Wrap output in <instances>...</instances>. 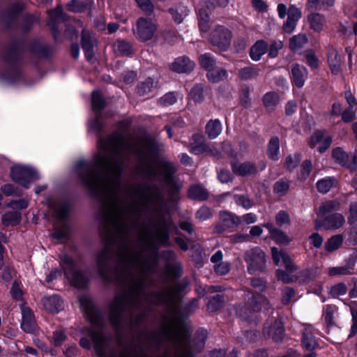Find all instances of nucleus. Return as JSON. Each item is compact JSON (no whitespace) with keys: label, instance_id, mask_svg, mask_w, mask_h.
<instances>
[{"label":"nucleus","instance_id":"obj_37","mask_svg":"<svg viewBox=\"0 0 357 357\" xmlns=\"http://www.w3.org/2000/svg\"><path fill=\"white\" fill-rule=\"evenodd\" d=\"M310 28L314 31L319 32L323 30L325 25L324 17L319 13H312L308 16Z\"/></svg>","mask_w":357,"mask_h":357},{"label":"nucleus","instance_id":"obj_50","mask_svg":"<svg viewBox=\"0 0 357 357\" xmlns=\"http://www.w3.org/2000/svg\"><path fill=\"white\" fill-rule=\"evenodd\" d=\"M233 198L238 206H241L246 210L250 209L253 206L252 201L247 195H234Z\"/></svg>","mask_w":357,"mask_h":357},{"label":"nucleus","instance_id":"obj_61","mask_svg":"<svg viewBox=\"0 0 357 357\" xmlns=\"http://www.w3.org/2000/svg\"><path fill=\"white\" fill-rule=\"evenodd\" d=\"M177 100L176 95L174 92H169L164 95L160 99V104L162 106L167 107L174 104Z\"/></svg>","mask_w":357,"mask_h":357},{"label":"nucleus","instance_id":"obj_12","mask_svg":"<svg viewBox=\"0 0 357 357\" xmlns=\"http://www.w3.org/2000/svg\"><path fill=\"white\" fill-rule=\"evenodd\" d=\"M220 220L214 228L216 233H222L227 229L237 227L240 225L238 216L234 213L228 211H222L220 213Z\"/></svg>","mask_w":357,"mask_h":357},{"label":"nucleus","instance_id":"obj_35","mask_svg":"<svg viewBox=\"0 0 357 357\" xmlns=\"http://www.w3.org/2000/svg\"><path fill=\"white\" fill-rule=\"evenodd\" d=\"M340 208L339 202L330 200L324 202L317 210V215L320 218L326 217L330 215V213L334 211L338 210Z\"/></svg>","mask_w":357,"mask_h":357},{"label":"nucleus","instance_id":"obj_16","mask_svg":"<svg viewBox=\"0 0 357 357\" xmlns=\"http://www.w3.org/2000/svg\"><path fill=\"white\" fill-rule=\"evenodd\" d=\"M195 66V63L187 56H180L176 58L171 63L170 69L178 73H185L192 71Z\"/></svg>","mask_w":357,"mask_h":357},{"label":"nucleus","instance_id":"obj_52","mask_svg":"<svg viewBox=\"0 0 357 357\" xmlns=\"http://www.w3.org/2000/svg\"><path fill=\"white\" fill-rule=\"evenodd\" d=\"M79 307L83 312L85 319H89V297L87 294L79 296Z\"/></svg>","mask_w":357,"mask_h":357},{"label":"nucleus","instance_id":"obj_13","mask_svg":"<svg viewBox=\"0 0 357 357\" xmlns=\"http://www.w3.org/2000/svg\"><path fill=\"white\" fill-rule=\"evenodd\" d=\"M215 6L211 1H203L198 8L199 26L202 31L206 32L209 29V13Z\"/></svg>","mask_w":357,"mask_h":357},{"label":"nucleus","instance_id":"obj_9","mask_svg":"<svg viewBox=\"0 0 357 357\" xmlns=\"http://www.w3.org/2000/svg\"><path fill=\"white\" fill-rule=\"evenodd\" d=\"M248 271L250 274H257L265 270V254L259 248L248 250L245 255Z\"/></svg>","mask_w":357,"mask_h":357},{"label":"nucleus","instance_id":"obj_8","mask_svg":"<svg viewBox=\"0 0 357 357\" xmlns=\"http://www.w3.org/2000/svg\"><path fill=\"white\" fill-rule=\"evenodd\" d=\"M10 175L12 179L25 188L29 187V183L38 179L37 171L31 167L15 165L11 168Z\"/></svg>","mask_w":357,"mask_h":357},{"label":"nucleus","instance_id":"obj_54","mask_svg":"<svg viewBox=\"0 0 357 357\" xmlns=\"http://www.w3.org/2000/svg\"><path fill=\"white\" fill-rule=\"evenodd\" d=\"M334 0H308V6L313 9L328 8L333 4Z\"/></svg>","mask_w":357,"mask_h":357},{"label":"nucleus","instance_id":"obj_33","mask_svg":"<svg viewBox=\"0 0 357 357\" xmlns=\"http://www.w3.org/2000/svg\"><path fill=\"white\" fill-rule=\"evenodd\" d=\"M332 156L335 162L342 167H348L353 169L354 165L350 167L349 165V155L340 147L335 148L332 151Z\"/></svg>","mask_w":357,"mask_h":357},{"label":"nucleus","instance_id":"obj_47","mask_svg":"<svg viewBox=\"0 0 357 357\" xmlns=\"http://www.w3.org/2000/svg\"><path fill=\"white\" fill-rule=\"evenodd\" d=\"M337 309L335 305H326L323 310L322 317L328 326L335 325L334 314Z\"/></svg>","mask_w":357,"mask_h":357},{"label":"nucleus","instance_id":"obj_24","mask_svg":"<svg viewBox=\"0 0 357 357\" xmlns=\"http://www.w3.org/2000/svg\"><path fill=\"white\" fill-rule=\"evenodd\" d=\"M264 335L272 337L275 342H279L283 336V328L280 320H275L273 326H265L264 328Z\"/></svg>","mask_w":357,"mask_h":357},{"label":"nucleus","instance_id":"obj_10","mask_svg":"<svg viewBox=\"0 0 357 357\" xmlns=\"http://www.w3.org/2000/svg\"><path fill=\"white\" fill-rule=\"evenodd\" d=\"M231 31L220 25L214 28L210 36V40L213 45L216 46L221 50H225L231 43Z\"/></svg>","mask_w":357,"mask_h":357},{"label":"nucleus","instance_id":"obj_1","mask_svg":"<svg viewBox=\"0 0 357 357\" xmlns=\"http://www.w3.org/2000/svg\"><path fill=\"white\" fill-rule=\"evenodd\" d=\"M121 260L130 272L138 274L132 276L129 292L126 296H116L111 306V319L118 323L121 312L127 305L137 307L142 301L149 303H167L172 310L169 327L166 330L167 338L172 342L185 346L188 343V332L178 319V313L175 294L166 291L161 294H146L145 291V277L151 268L149 259H146L142 253L126 247L121 253Z\"/></svg>","mask_w":357,"mask_h":357},{"label":"nucleus","instance_id":"obj_45","mask_svg":"<svg viewBox=\"0 0 357 357\" xmlns=\"http://www.w3.org/2000/svg\"><path fill=\"white\" fill-rule=\"evenodd\" d=\"M336 179L334 177H326L319 180L317 183V187L320 192L326 193L336 185Z\"/></svg>","mask_w":357,"mask_h":357},{"label":"nucleus","instance_id":"obj_28","mask_svg":"<svg viewBox=\"0 0 357 357\" xmlns=\"http://www.w3.org/2000/svg\"><path fill=\"white\" fill-rule=\"evenodd\" d=\"M342 62V56L338 54L336 50H331L328 53V63L333 74L337 75L341 70Z\"/></svg>","mask_w":357,"mask_h":357},{"label":"nucleus","instance_id":"obj_19","mask_svg":"<svg viewBox=\"0 0 357 357\" xmlns=\"http://www.w3.org/2000/svg\"><path fill=\"white\" fill-rule=\"evenodd\" d=\"M22 329L28 333H33L36 328V321L31 310L24 306L22 307Z\"/></svg>","mask_w":357,"mask_h":357},{"label":"nucleus","instance_id":"obj_23","mask_svg":"<svg viewBox=\"0 0 357 357\" xmlns=\"http://www.w3.org/2000/svg\"><path fill=\"white\" fill-rule=\"evenodd\" d=\"M42 303L45 309L52 313H58L63 308V302L57 295L45 297Z\"/></svg>","mask_w":357,"mask_h":357},{"label":"nucleus","instance_id":"obj_51","mask_svg":"<svg viewBox=\"0 0 357 357\" xmlns=\"http://www.w3.org/2000/svg\"><path fill=\"white\" fill-rule=\"evenodd\" d=\"M91 98L93 109L94 111L99 112L104 108L105 102L100 93L96 91L93 92Z\"/></svg>","mask_w":357,"mask_h":357},{"label":"nucleus","instance_id":"obj_55","mask_svg":"<svg viewBox=\"0 0 357 357\" xmlns=\"http://www.w3.org/2000/svg\"><path fill=\"white\" fill-rule=\"evenodd\" d=\"M334 0H308V6L313 9L328 8L333 4Z\"/></svg>","mask_w":357,"mask_h":357},{"label":"nucleus","instance_id":"obj_27","mask_svg":"<svg viewBox=\"0 0 357 357\" xmlns=\"http://www.w3.org/2000/svg\"><path fill=\"white\" fill-rule=\"evenodd\" d=\"M312 331L313 328L309 326L305 327L303 331V344L304 347L309 351L315 349L318 345Z\"/></svg>","mask_w":357,"mask_h":357},{"label":"nucleus","instance_id":"obj_59","mask_svg":"<svg viewBox=\"0 0 357 357\" xmlns=\"http://www.w3.org/2000/svg\"><path fill=\"white\" fill-rule=\"evenodd\" d=\"M271 238L278 243L281 245H287L291 241V239L288 237L283 231L278 229L271 236Z\"/></svg>","mask_w":357,"mask_h":357},{"label":"nucleus","instance_id":"obj_7","mask_svg":"<svg viewBox=\"0 0 357 357\" xmlns=\"http://www.w3.org/2000/svg\"><path fill=\"white\" fill-rule=\"evenodd\" d=\"M156 31V24L147 17H139L132 29L134 36L140 42L151 40Z\"/></svg>","mask_w":357,"mask_h":357},{"label":"nucleus","instance_id":"obj_18","mask_svg":"<svg viewBox=\"0 0 357 357\" xmlns=\"http://www.w3.org/2000/svg\"><path fill=\"white\" fill-rule=\"evenodd\" d=\"M332 139L330 137H324V132L322 130L316 131L311 137L310 146L311 148L319 144L318 151L320 153L324 152L331 145Z\"/></svg>","mask_w":357,"mask_h":357},{"label":"nucleus","instance_id":"obj_57","mask_svg":"<svg viewBox=\"0 0 357 357\" xmlns=\"http://www.w3.org/2000/svg\"><path fill=\"white\" fill-rule=\"evenodd\" d=\"M289 188V183L283 179L277 181L274 185V192L280 196L285 195Z\"/></svg>","mask_w":357,"mask_h":357},{"label":"nucleus","instance_id":"obj_56","mask_svg":"<svg viewBox=\"0 0 357 357\" xmlns=\"http://www.w3.org/2000/svg\"><path fill=\"white\" fill-rule=\"evenodd\" d=\"M199 62L202 67L206 70L215 66V61L213 57L208 53L204 54L199 56Z\"/></svg>","mask_w":357,"mask_h":357},{"label":"nucleus","instance_id":"obj_29","mask_svg":"<svg viewBox=\"0 0 357 357\" xmlns=\"http://www.w3.org/2000/svg\"><path fill=\"white\" fill-rule=\"evenodd\" d=\"M268 45L264 40L256 42L250 49V56L253 61H257L267 52Z\"/></svg>","mask_w":357,"mask_h":357},{"label":"nucleus","instance_id":"obj_14","mask_svg":"<svg viewBox=\"0 0 357 357\" xmlns=\"http://www.w3.org/2000/svg\"><path fill=\"white\" fill-rule=\"evenodd\" d=\"M271 253L273 261L276 265H279L282 262L286 269L290 273L294 272L296 269V265L285 251L282 250H279L277 248L273 247L271 248Z\"/></svg>","mask_w":357,"mask_h":357},{"label":"nucleus","instance_id":"obj_60","mask_svg":"<svg viewBox=\"0 0 357 357\" xmlns=\"http://www.w3.org/2000/svg\"><path fill=\"white\" fill-rule=\"evenodd\" d=\"M301 160V156L298 153H295L294 155H289L285 160L286 167L289 170L294 169L296 167L298 166V163Z\"/></svg>","mask_w":357,"mask_h":357},{"label":"nucleus","instance_id":"obj_4","mask_svg":"<svg viewBox=\"0 0 357 357\" xmlns=\"http://www.w3.org/2000/svg\"><path fill=\"white\" fill-rule=\"evenodd\" d=\"M138 169L146 176H162L168 187L172 185V175L175 172L176 169L172 163L168 161L145 158L140 161Z\"/></svg>","mask_w":357,"mask_h":357},{"label":"nucleus","instance_id":"obj_40","mask_svg":"<svg viewBox=\"0 0 357 357\" xmlns=\"http://www.w3.org/2000/svg\"><path fill=\"white\" fill-rule=\"evenodd\" d=\"M343 243V236L336 234L329 238L324 245L325 250L328 252L337 250Z\"/></svg>","mask_w":357,"mask_h":357},{"label":"nucleus","instance_id":"obj_58","mask_svg":"<svg viewBox=\"0 0 357 357\" xmlns=\"http://www.w3.org/2000/svg\"><path fill=\"white\" fill-rule=\"evenodd\" d=\"M203 91V86L202 84H197L191 89L190 94L195 102H201L204 98Z\"/></svg>","mask_w":357,"mask_h":357},{"label":"nucleus","instance_id":"obj_32","mask_svg":"<svg viewBox=\"0 0 357 357\" xmlns=\"http://www.w3.org/2000/svg\"><path fill=\"white\" fill-rule=\"evenodd\" d=\"M354 261L349 260L346 265L342 266L331 267L328 268V274L330 276L342 275H351L353 273L354 268Z\"/></svg>","mask_w":357,"mask_h":357},{"label":"nucleus","instance_id":"obj_11","mask_svg":"<svg viewBox=\"0 0 357 357\" xmlns=\"http://www.w3.org/2000/svg\"><path fill=\"white\" fill-rule=\"evenodd\" d=\"M142 240L146 245L151 248L155 247L156 243L163 245H168L169 236L167 225L164 224L159 225L153 235H151L146 231L142 237Z\"/></svg>","mask_w":357,"mask_h":357},{"label":"nucleus","instance_id":"obj_44","mask_svg":"<svg viewBox=\"0 0 357 357\" xmlns=\"http://www.w3.org/2000/svg\"><path fill=\"white\" fill-rule=\"evenodd\" d=\"M88 1L84 0H70L67 3V9L73 13H82L87 9Z\"/></svg>","mask_w":357,"mask_h":357},{"label":"nucleus","instance_id":"obj_5","mask_svg":"<svg viewBox=\"0 0 357 357\" xmlns=\"http://www.w3.org/2000/svg\"><path fill=\"white\" fill-rule=\"evenodd\" d=\"M242 296L245 301V305L243 307H237L236 314L247 321H251L255 317V313L259 312L263 307L264 309L268 307V299L261 294L255 295L250 291L245 290Z\"/></svg>","mask_w":357,"mask_h":357},{"label":"nucleus","instance_id":"obj_30","mask_svg":"<svg viewBox=\"0 0 357 357\" xmlns=\"http://www.w3.org/2000/svg\"><path fill=\"white\" fill-rule=\"evenodd\" d=\"M48 15L50 17L48 25L51 26L53 31V36L54 38L56 39L57 35L56 30L55 29V25L56 23H58L60 20H63V8L59 6L56 8L55 10H50L48 12Z\"/></svg>","mask_w":357,"mask_h":357},{"label":"nucleus","instance_id":"obj_42","mask_svg":"<svg viewBox=\"0 0 357 357\" xmlns=\"http://www.w3.org/2000/svg\"><path fill=\"white\" fill-rule=\"evenodd\" d=\"M156 86V82L150 77L137 85V91L139 96H145L149 93Z\"/></svg>","mask_w":357,"mask_h":357},{"label":"nucleus","instance_id":"obj_2","mask_svg":"<svg viewBox=\"0 0 357 357\" xmlns=\"http://www.w3.org/2000/svg\"><path fill=\"white\" fill-rule=\"evenodd\" d=\"M132 203L124 212L138 218L142 213H150L159 217L167 213V204L160 190L146 185H133L130 192Z\"/></svg>","mask_w":357,"mask_h":357},{"label":"nucleus","instance_id":"obj_22","mask_svg":"<svg viewBox=\"0 0 357 357\" xmlns=\"http://www.w3.org/2000/svg\"><path fill=\"white\" fill-rule=\"evenodd\" d=\"M307 77V72L305 67L299 64H294L291 67V78L293 83L298 88L304 85Z\"/></svg>","mask_w":357,"mask_h":357},{"label":"nucleus","instance_id":"obj_49","mask_svg":"<svg viewBox=\"0 0 357 357\" xmlns=\"http://www.w3.org/2000/svg\"><path fill=\"white\" fill-rule=\"evenodd\" d=\"M307 42V38L305 34H298L290 39L289 47L291 50H296L303 47Z\"/></svg>","mask_w":357,"mask_h":357},{"label":"nucleus","instance_id":"obj_38","mask_svg":"<svg viewBox=\"0 0 357 357\" xmlns=\"http://www.w3.org/2000/svg\"><path fill=\"white\" fill-rule=\"evenodd\" d=\"M21 213L17 211H9L5 213L1 218L2 224L4 226H15L20 223Z\"/></svg>","mask_w":357,"mask_h":357},{"label":"nucleus","instance_id":"obj_34","mask_svg":"<svg viewBox=\"0 0 357 357\" xmlns=\"http://www.w3.org/2000/svg\"><path fill=\"white\" fill-rule=\"evenodd\" d=\"M227 77V73L226 70L222 68L214 66L207 70V77L208 80L212 82H218L226 79Z\"/></svg>","mask_w":357,"mask_h":357},{"label":"nucleus","instance_id":"obj_36","mask_svg":"<svg viewBox=\"0 0 357 357\" xmlns=\"http://www.w3.org/2000/svg\"><path fill=\"white\" fill-rule=\"evenodd\" d=\"M222 130V124L218 119H211L206 126V133L211 139L216 138L221 133Z\"/></svg>","mask_w":357,"mask_h":357},{"label":"nucleus","instance_id":"obj_3","mask_svg":"<svg viewBox=\"0 0 357 357\" xmlns=\"http://www.w3.org/2000/svg\"><path fill=\"white\" fill-rule=\"evenodd\" d=\"M104 151L111 155L106 167V188L117 198L121 190L120 176L123 169V153L126 149L123 137L119 134H113L102 142Z\"/></svg>","mask_w":357,"mask_h":357},{"label":"nucleus","instance_id":"obj_48","mask_svg":"<svg viewBox=\"0 0 357 357\" xmlns=\"http://www.w3.org/2000/svg\"><path fill=\"white\" fill-rule=\"evenodd\" d=\"M170 13L174 21L177 24L181 23L183 19L188 15V10L185 6H179L176 8L171 9Z\"/></svg>","mask_w":357,"mask_h":357},{"label":"nucleus","instance_id":"obj_62","mask_svg":"<svg viewBox=\"0 0 357 357\" xmlns=\"http://www.w3.org/2000/svg\"><path fill=\"white\" fill-rule=\"evenodd\" d=\"M347 291V286L344 283H338L331 289V294L333 297H338L344 295Z\"/></svg>","mask_w":357,"mask_h":357},{"label":"nucleus","instance_id":"obj_17","mask_svg":"<svg viewBox=\"0 0 357 357\" xmlns=\"http://www.w3.org/2000/svg\"><path fill=\"white\" fill-rule=\"evenodd\" d=\"M82 32V46L85 53V56L86 59H89V40L85 32V30L83 29V24L79 20H74L73 25L72 27H69L68 29V33H70L71 32H75V37L77 38L78 33Z\"/></svg>","mask_w":357,"mask_h":357},{"label":"nucleus","instance_id":"obj_53","mask_svg":"<svg viewBox=\"0 0 357 357\" xmlns=\"http://www.w3.org/2000/svg\"><path fill=\"white\" fill-rule=\"evenodd\" d=\"M224 301L222 296L216 295L209 300L207 304L208 309L213 312L216 311L222 306Z\"/></svg>","mask_w":357,"mask_h":357},{"label":"nucleus","instance_id":"obj_21","mask_svg":"<svg viewBox=\"0 0 357 357\" xmlns=\"http://www.w3.org/2000/svg\"><path fill=\"white\" fill-rule=\"evenodd\" d=\"M74 172L83 184L89 183V164L86 160H78L74 167Z\"/></svg>","mask_w":357,"mask_h":357},{"label":"nucleus","instance_id":"obj_25","mask_svg":"<svg viewBox=\"0 0 357 357\" xmlns=\"http://www.w3.org/2000/svg\"><path fill=\"white\" fill-rule=\"evenodd\" d=\"M233 172L238 176H245L257 172L255 165L250 162H245L241 164L232 163Z\"/></svg>","mask_w":357,"mask_h":357},{"label":"nucleus","instance_id":"obj_41","mask_svg":"<svg viewBox=\"0 0 357 357\" xmlns=\"http://www.w3.org/2000/svg\"><path fill=\"white\" fill-rule=\"evenodd\" d=\"M280 150V141L278 137L271 139L268 144V155L273 160H278V154Z\"/></svg>","mask_w":357,"mask_h":357},{"label":"nucleus","instance_id":"obj_39","mask_svg":"<svg viewBox=\"0 0 357 357\" xmlns=\"http://www.w3.org/2000/svg\"><path fill=\"white\" fill-rule=\"evenodd\" d=\"M188 196L192 199L204 201L208 198V194L202 186L196 185L190 188Z\"/></svg>","mask_w":357,"mask_h":357},{"label":"nucleus","instance_id":"obj_31","mask_svg":"<svg viewBox=\"0 0 357 357\" xmlns=\"http://www.w3.org/2000/svg\"><path fill=\"white\" fill-rule=\"evenodd\" d=\"M113 47L114 52L120 56H130L133 52L132 44L126 40H117L114 43Z\"/></svg>","mask_w":357,"mask_h":357},{"label":"nucleus","instance_id":"obj_6","mask_svg":"<svg viewBox=\"0 0 357 357\" xmlns=\"http://www.w3.org/2000/svg\"><path fill=\"white\" fill-rule=\"evenodd\" d=\"M63 271L66 278L70 281L73 286L77 289H82L88 284V274L75 266L73 259L67 256L62 259Z\"/></svg>","mask_w":357,"mask_h":357},{"label":"nucleus","instance_id":"obj_63","mask_svg":"<svg viewBox=\"0 0 357 357\" xmlns=\"http://www.w3.org/2000/svg\"><path fill=\"white\" fill-rule=\"evenodd\" d=\"M311 170H312L311 162L307 160H305L301 165V173L299 174V178L301 180L306 179L309 176V175L311 172Z\"/></svg>","mask_w":357,"mask_h":357},{"label":"nucleus","instance_id":"obj_15","mask_svg":"<svg viewBox=\"0 0 357 357\" xmlns=\"http://www.w3.org/2000/svg\"><path fill=\"white\" fill-rule=\"evenodd\" d=\"M190 151L191 153L199 155L205 152H210L215 155V148L213 146H207L203 142V137L199 134L192 135L190 142Z\"/></svg>","mask_w":357,"mask_h":357},{"label":"nucleus","instance_id":"obj_43","mask_svg":"<svg viewBox=\"0 0 357 357\" xmlns=\"http://www.w3.org/2000/svg\"><path fill=\"white\" fill-rule=\"evenodd\" d=\"M259 73V69L256 66H247L239 70V77L244 80L252 79L256 78Z\"/></svg>","mask_w":357,"mask_h":357},{"label":"nucleus","instance_id":"obj_46","mask_svg":"<svg viewBox=\"0 0 357 357\" xmlns=\"http://www.w3.org/2000/svg\"><path fill=\"white\" fill-rule=\"evenodd\" d=\"M279 102V97L275 92H267L263 97V103L268 110H273Z\"/></svg>","mask_w":357,"mask_h":357},{"label":"nucleus","instance_id":"obj_20","mask_svg":"<svg viewBox=\"0 0 357 357\" xmlns=\"http://www.w3.org/2000/svg\"><path fill=\"white\" fill-rule=\"evenodd\" d=\"M345 223L344 215L339 213H335L327 215L323 222L325 229L329 230H337L341 228Z\"/></svg>","mask_w":357,"mask_h":357},{"label":"nucleus","instance_id":"obj_64","mask_svg":"<svg viewBox=\"0 0 357 357\" xmlns=\"http://www.w3.org/2000/svg\"><path fill=\"white\" fill-rule=\"evenodd\" d=\"M10 294L13 299L16 301L22 300L23 292L20 286V284L17 281H15L13 283V285L10 289Z\"/></svg>","mask_w":357,"mask_h":357},{"label":"nucleus","instance_id":"obj_26","mask_svg":"<svg viewBox=\"0 0 357 357\" xmlns=\"http://www.w3.org/2000/svg\"><path fill=\"white\" fill-rule=\"evenodd\" d=\"M54 215L59 221H63L68 215L70 207L66 202H56L51 206Z\"/></svg>","mask_w":357,"mask_h":357}]
</instances>
